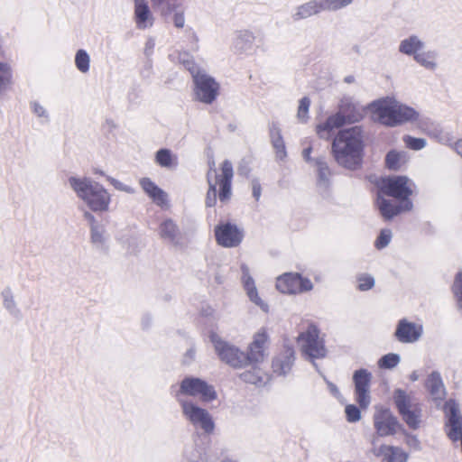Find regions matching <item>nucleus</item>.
Listing matches in <instances>:
<instances>
[{
  "label": "nucleus",
  "mask_w": 462,
  "mask_h": 462,
  "mask_svg": "<svg viewBox=\"0 0 462 462\" xmlns=\"http://www.w3.org/2000/svg\"><path fill=\"white\" fill-rule=\"evenodd\" d=\"M107 180L117 190L124 191V192H126V193H129V194H134L135 192L134 188H132L131 186H128V185L119 181L118 180H116L115 178L107 177Z\"/></svg>",
  "instance_id": "nucleus-56"
},
{
  "label": "nucleus",
  "mask_w": 462,
  "mask_h": 462,
  "mask_svg": "<svg viewBox=\"0 0 462 462\" xmlns=\"http://www.w3.org/2000/svg\"><path fill=\"white\" fill-rule=\"evenodd\" d=\"M374 424L381 437L394 435L402 428L396 417L388 409H380L374 413Z\"/></svg>",
  "instance_id": "nucleus-17"
},
{
  "label": "nucleus",
  "mask_w": 462,
  "mask_h": 462,
  "mask_svg": "<svg viewBox=\"0 0 462 462\" xmlns=\"http://www.w3.org/2000/svg\"><path fill=\"white\" fill-rule=\"evenodd\" d=\"M318 171V186L320 189L326 190L329 185L330 171L326 162L322 159L316 160Z\"/></svg>",
  "instance_id": "nucleus-40"
},
{
  "label": "nucleus",
  "mask_w": 462,
  "mask_h": 462,
  "mask_svg": "<svg viewBox=\"0 0 462 462\" xmlns=\"http://www.w3.org/2000/svg\"><path fill=\"white\" fill-rule=\"evenodd\" d=\"M158 235L163 241L173 245H177L181 238L179 226L171 218H165L161 222Z\"/></svg>",
  "instance_id": "nucleus-29"
},
{
  "label": "nucleus",
  "mask_w": 462,
  "mask_h": 462,
  "mask_svg": "<svg viewBox=\"0 0 462 462\" xmlns=\"http://www.w3.org/2000/svg\"><path fill=\"white\" fill-rule=\"evenodd\" d=\"M179 405L186 421L195 430L210 435L215 430V421L210 412L199 406L196 402L188 399L179 398Z\"/></svg>",
  "instance_id": "nucleus-5"
},
{
  "label": "nucleus",
  "mask_w": 462,
  "mask_h": 462,
  "mask_svg": "<svg viewBox=\"0 0 462 462\" xmlns=\"http://www.w3.org/2000/svg\"><path fill=\"white\" fill-rule=\"evenodd\" d=\"M192 78L196 99L205 104H211L218 96L219 84L203 69L196 72Z\"/></svg>",
  "instance_id": "nucleus-11"
},
{
  "label": "nucleus",
  "mask_w": 462,
  "mask_h": 462,
  "mask_svg": "<svg viewBox=\"0 0 462 462\" xmlns=\"http://www.w3.org/2000/svg\"><path fill=\"white\" fill-rule=\"evenodd\" d=\"M371 381L372 374L366 369L356 370L353 374L355 400L362 409L368 408L372 401Z\"/></svg>",
  "instance_id": "nucleus-14"
},
{
  "label": "nucleus",
  "mask_w": 462,
  "mask_h": 462,
  "mask_svg": "<svg viewBox=\"0 0 462 462\" xmlns=\"http://www.w3.org/2000/svg\"><path fill=\"white\" fill-rule=\"evenodd\" d=\"M398 354L390 353L382 356L378 361V366L383 369H393L400 363Z\"/></svg>",
  "instance_id": "nucleus-46"
},
{
  "label": "nucleus",
  "mask_w": 462,
  "mask_h": 462,
  "mask_svg": "<svg viewBox=\"0 0 462 462\" xmlns=\"http://www.w3.org/2000/svg\"><path fill=\"white\" fill-rule=\"evenodd\" d=\"M153 6L161 9L162 14L168 15L170 14H175L180 11H184L182 4L179 0H164L161 4H157L152 1Z\"/></svg>",
  "instance_id": "nucleus-43"
},
{
  "label": "nucleus",
  "mask_w": 462,
  "mask_h": 462,
  "mask_svg": "<svg viewBox=\"0 0 462 462\" xmlns=\"http://www.w3.org/2000/svg\"><path fill=\"white\" fill-rule=\"evenodd\" d=\"M182 462H207V460L201 449L190 448L184 451Z\"/></svg>",
  "instance_id": "nucleus-47"
},
{
  "label": "nucleus",
  "mask_w": 462,
  "mask_h": 462,
  "mask_svg": "<svg viewBox=\"0 0 462 462\" xmlns=\"http://www.w3.org/2000/svg\"><path fill=\"white\" fill-rule=\"evenodd\" d=\"M406 162L407 156L404 152L390 151L385 158L387 168L393 171L400 170Z\"/></svg>",
  "instance_id": "nucleus-41"
},
{
  "label": "nucleus",
  "mask_w": 462,
  "mask_h": 462,
  "mask_svg": "<svg viewBox=\"0 0 462 462\" xmlns=\"http://www.w3.org/2000/svg\"><path fill=\"white\" fill-rule=\"evenodd\" d=\"M240 377L245 383L255 385L264 384L268 381V374L256 366H254L252 370L245 371Z\"/></svg>",
  "instance_id": "nucleus-37"
},
{
  "label": "nucleus",
  "mask_w": 462,
  "mask_h": 462,
  "mask_svg": "<svg viewBox=\"0 0 462 462\" xmlns=\"http://www.w3.org/2000/svg\"><path fill=\"white\" fill-rule=\"evenodd\" d=\"M69 185L92 211L106 212L109 209L111 195L100 183L88 177H69Z\"/></svg>",
  "instance_id": "nucleus-3"
},
{
  "label": "nucleus",
  "mask_w": 462,
  "mask_h": 462,
  "mask_svg": "<svg viewBox=\"0 0 462 462\" xmlns=\"http://www.w3.org/2000/svg\"><path fill=\"white\" fill-rule=\"evenodd\" d=\"M1 298L4 309L8 314L16 320L23 319L22 310L19 308L13 290L10 287L5 288L1 291Z\"/></svg>",
  "instance_id": "nucleus-32"
},
{
  "label": "nucleus",
  "mask_w": 462,
  "mask_h": 462,
  "mask_svg": "<svg viewBox=\"0 0 462 462\" xmlns=\"http://www.w3.org/2000/svg\"><path fill=\"white\" fill-rule=\"evenodd\" d=\"M174 397L179 402V398L186 399L184 396L199 397L202 402H209L217 399V394L215 388L206 381L196 377H185L176 391H173Z\"/></svg>",
  "instance_id": "nucleus-6"
},
{
  "label": "nucleus",
  "mask_w": 462,
  "mask_h": 462,
  "mask_svg": "<svg viewBox=\"0 0 462 462\" xmlns=\"http://www.w3.org/2000/svg\"><path fill=\"white\" fill-rule=\"evenodd\" d=\"M445 414L448 418V435L453 441L462 438V415L458 404L454 400H449L444 406Z\"/></svg>",
  "instance_id": "nucleus-18"
},
{
  "label": "nucleus",
  "mask_w": 462,
  "mask_h": 462,
  "mask_svg": "<svg viewBox=\"0 0 462 462\" xmlns=\"http://www.w3.org/2000/svg\"><path fill=\"white\" fill-rule=\"evenodd\" d=\"M270 136L276 158L283 160L286 157V148L280 128L273 125L270 130Z\"/></svg>",
  "instance_id": "nucleus-35"
},
{
  "label": "nucleus",
  "mask_w": 462,
  "mask_h": 462,
  "mask_svg": "<svg viewBox=\"0 0 462 462\" xmlns=\"http://www.w3.org/2000/svg\"><path fill=\"white\" fill-rule=\"evenodd\" d=\"M178 60L180 64H182L189 72L190 74L193 76L196 72H199V70H201L200 68H199L194 60H193V57L186 52V51H182V52H180L179 55H178Z\"/></svg>",
  "instance_id": "nucleus-45"
},
{
  "label": "nucleus",
  "mask_w": 462,
  "mask_h": 462,
  "mask_svg": "<svg viewBox=\"0 0 462 462\" xmlns=\"http://www.w3.org/2000/svg\"><path fill=\"white\" fill-rule=\"evenodd\" d=\"M326 12H337L351 5L354 0H323Z\"/></svg>",
  "instance_id": "nucleus-48"
},
{
  "label": "nucleus",
  "mask_w": 462,
  "mask_h": 462,
  "mask_svg": "<svg viewBox=\"0 0 462 462\" xmlns=\"http://www.w3.org/2000/svg\"><path fill=\"white\" fill-rule=\"evenodd\" d=\"M139 184L144 193L162 208H169L170 203L168 194L159 188L151 179L142 178L139 180Z\"/></svg>",
  "instance_id": "nucleus-26"
},
{
  "label": "nucleus",
  "mask_w": 462,
  "mask_h": 462,
  "mask_svg": "<svg viewBox=\"0 0 462 462\" xmlns=\"http://www.w3.org/2000/svg\"><path fill=\"white\" fill-rule=\"evenodd\" d=\"M438 51L435 50H428L420 51L419 54L414 56L413 60L420 67L429 71H435L439 68Z\"/></svg>",
  "instance_id": "nucleus-34"
},
{
  "label": "nucleus",
  "mask_w": 462,
  "mask_h": 462,
  "mask_svg": "<svg viewBox=\"0 0 462 462\" xmlns=\"http://www.w3.org/2000/svg\"><path fill=\"white\" fill-rule=\"evenodd\" d=\"M453 291L458 300V307L462 310V272L458 273L455 279Z\"/></svg>",
  "instance_id": "nucleus-55"
},
{
  "label": "nucleus",
  "mask_w": 462,
  "mask_h": 462,
  "mask_svg": "<svg viewBox=\"0 0 462 462\" xmlns=\"http://www.w3.org/2000/svg\"><path fill=\"white\" fill-rule=\"evenodd\" d=\"M377 207L385 219H391L402 211L411 209L412 203L409 199L400 200L399 204H395L393 200L378 196L376 201Z\"/></svg>",
  "instance_id": "nucleus-28"
},
{
  "label": "nucleus",
  "mask_w": 462,
  "mask_h": 462,
  "mask_svg": "<svg viewBox=\"0 0 462 462\" xmlns=\"http://www.w3.org/2000/svg\"><path fill=\"white\" fill-rule=\"evenodd\" d=\"M423 334V326L420 323L409 321L407 319L399 320L394 336L401 343H415Z\"/></svg>",
  "instance_id": "nucleus-20"
},
{
  "label": "nucleus",
  "mask_w": 462,
  "mask_h": 462,
  "mask_svg": "<svg viewBox=\"0 0 462 462\" xmlns=\"http://www.w3.org/2000/svg\"><path fill=\"white\" fill-rule=\"evenodd\" d=\"M241 283L249 300L260 308L263 312L269 311V305L260 297L255 281L251 275L249 266L242 263L240 264Z\"/></svg>",
  "instance_id": "nucleus-16"
},
{
  "label": "nucleus",
  "mask_w": 462,
  "mask_h": 462,
  "mask_svg": "<svg viewBox=\"0 0 462 462\" xmlns=\"http://www.w3.org/2000/svg\"><path fill=\"white\" fill-rule=\"evenodd\" d=\"M310 152H311V148L310 147H308V148L304 149L303 152H302V156L304 157V159L307 162H310L311 160Z\"/></svg>",
  "instance_id": "nucleus-63"
},
{
  "label": "nucleus",
  "mask_w": 462,
  "mask_h": 462,
  "mask_svg": "<svg viewBox=\"0 0 462 462\" xmlns=\"http://www.w3.org/2000/svg\"><path fill=\"white\" fill-rule=\"evenodd\" d=\"M155 43L152 39H149L145 44V53L150 54L152 51Z\"/></svg>",
  "instance_id": "nucleus-61"
},
{
  "label": "nucleus",
  "mask_w": 462,
  "mask_h": 462,
  "mask_svg": "<svg viewBox=\"0 0 462 462\" xmlns=\"http://www.w3.org/2000/svg\"><path fill=\"white\" fill-rule=\"evenodd\" d=\"M393 401L406 424L411 429H417L420 423V404L402 389L395 390Z\"/></svg>",
  "instance_id": "nucleus-7"
},
{
  "label": "nucleus",
  "mask_w": 462,
  "mask_h": 462,
  "mask_svg": "<svg viewBox=\"0 0 462 462\" xmlns=\"http://www.w3.org/2000/svg\"><path fill=\"white\" fill-rule=\"evenodd\" d=\"M13 85V69L9 63L0 62V96Z\"/></svg>",
  "instance_id": "nucleus-39"
},
{
  "label": "nucleus",
  "mask_w": 462,
  "mask_h": 462,
  "mask_svg": "<svg viewBox=\"0 0 462 462\" xmlns=\"http://www.w3.org/2000/svg\"><path fill=\"white\" fill-rule=\"evenodd\" d=\"M75 66L81 73H88L90 68V57L87 51L80 49L75 54Z\"/></svg>",
  "instance_id": "nucleus-44"
},
{
  "label": "nucleus",
  "mask_w": 462,
  "mask_h": 462,
  "mask_svg": "<svg viewBox=\"0 0 462 462\" xmlns=\"http://www.w3.org/2000/svg\"><path fill=\"white\" fill-rule=\"evenodd\" d=\"M325 381L328 384V388L330 393L337 400H340L342 396H341V393H340L338 388L333 383L328 381L326 378H325Z\"/></svg>",
  "instance_id": "nucleus-59"
},
{
  "label": "nucleus",
  "mask_w": 462,
  "mask_h": 462,
  "mask_svg": "<svg viewBox=\"0 0 462 462\" xmlns=\"http://www.w3.org/2000/svg\"><path fill=\"white\" fill-rule=\"evenodd\" d=\"M153 6L161 9L162 14L168 15L170 14H175L180 11H184L182 4L179 0H164L161 4H157L152 1Z\"/></svg>",
  "instance_id": "nucleus-42"
},
{
  "label": "nucleus",
  "mask_w": 462,
  "mask_h": 462,
  "mask_svg": "<svg viewBox=\"0 0 462 462\" xmlns=\"http://www.w3.org/2000/svg\"><path fill=\"white\" fill-rule=\"evenodd\" d=\"M418 127L428 136L444 145H451L454 137L451 133L445 130L439 124L430 121L427 117H421Z\"/></svg>",
  "instance_id": "nucleus-22"
},
{
  "label": "nucleus",
  "mask_w": 462,
  "mask_h": 462,
  "mask_svg": "<svg viewBox=\"0 0 462 462\" xmlns=\"http://www.w3.org/2000/svg\"><path fill=\"white\" fill-rule=\"evenodd\" d=\"M325 11L323 0H309L296 6L291 14L293 22L306 20Z\"/></svg>",
  "instance_id": "nucleus-27"
},
{
  "label": "nucleus",
  "mask_w": 462,
  "mask_h": 462,
  "mask_svg": "<svg viewBox=\"0 0 462 462\" xmlns=\"http://www.w3.org/2000/svg\"><path fill=\"white\" fill-rule=\"evenodd\" d=\"M454 150L462 158V139L454 143Z\"/></svg>",
  "instance_id": "nucleus-62"
},
{
  "label": "nucleus",
  "mask_w": 462,
  "mask_h": 462,
  "mask_svg": "<svg viewBox=\"0 0 462 462\" xmlns=\"http://www.w3.org/2000/svg\"><path fill=\"white\" fill-rule=\"evenodd\" d=\"M366 108L374 121L389 127L409 123L418 125L422 117L413 107L390 97L374 100Z\"/></svg>",
  "instance_id": "nucleus-1"
},
{
  "label": "nucleus",
  "mask_w": 462,
  "mask_h": 462,
  "mask_svg": "<svg viewBox=\"0 0 462 462\" xmlns=\"http://www.w3.org/2000/svg\"><path fill=\"white\" fill-rule=\"evenodd\" d=\"M426 388L434 401H441L446 395L445 386L439 372H432L428 376Z\"/></svg>",
  "instance_id": "nucleus-33"
},
{
  "label": "nucleus",
  "mask_w": 462,
  "mask_h": 462,
  "mask_svg": "<svg viewBox=\"0 0 462 462\" xmlns=\"http://www.w3.org/2000/svg\"><path fill=\"white\" fill-rule=\"evenodd\" d=\"M298 343L302 354L310 360L326 356L324 340L319 337V331L314 325H310L304 332L299 335Z\"/></svg>",
  "instance_id": "nucleus-9"
},
{
  "label": "nucleus",
  "mask_w": 462,
  "mask_h": 462,
  "mask_svg": "<svg viewBox=\"0 0 462 462\" xmlns=\"http://www.w3.org/2000/svg\"><path fill=\"white\" fill-rule=\"evenodd\" d=\"M30 107L32 113L42 120V122H49L50 116L48 110L38 101L30 103Z\"/></svg>",
  "instance_id": "nucleus-51"
},
{
  "label": "nucleus",
  "mask_w": 462,
  "mask_h": 462,
  "mask_svg": "<svg viewBox=\"0 0 462 462\" xmlns=\"http://www.w3.org/2000/svg\"><path fill=\"white\" fill-rule=\"evenodd\" d=\"M420 378V375L418 374L417 371H413L411 374H410V379L411 381L412 382H415V381H418Z\"/></svg>",
  "instance_id": "nucleus-64"
},
{
  "label": "nucleus",
  "mask_w": 462,
  "mask_h": 462,
  "mask_svg": "<svg viewBox=\"0 0 462 462\" xmlns=\"http://www.w3.org/2000/svg\"><path fill=\"white\" fill-rule=\"evenodd\" d=\"M270 337L265 328L257 330L249 343L245 357L247 365L262 363L268 355Z\"/></svg>",
  "instance_id": "nucleus-12"
},
{
  "label": "nucleus",
  "mask_w": 462,
  "mask_h": 462,
  "mask_svg": "<svg viewBox=\"0 0 462 462\" xmlns=\"http://www.w3.org/2000/svg\"><path fill=\"white\" fill-rule=\"evenodd\" d=\"M263 38H258L254 32L247 28L236 30L232 39V50L236 54L244 56H253L257 52Z\"/></svg>",
  "instance_id": "nucleus-13"
},
{
  "label": "nucleus",
  "mask_w": 462,
  "mask_h": 462,
  "mask_svg": "<svg viewBox=\"0 0 462 462\" xmlns=\"http://www.w3.org/2000/svg\"><path fill=\"white\" fill-rule=\"evenodd\" d=\"M215 234L217 243L227 248L239 245L244 237L243 230L230 223L217 226Z\"/></svg>",
  "instance_id": "nucleus-19"
},
{
  "label": "nucleus",
  "mask_w": 462,
  "mask_h": 462,
  "mask_svg": "<svg viewBox=\"0 0 462 462\" xmlns=\"http://www.w3.org/2000/svg\"><path fill=\"white\" fill-rule=\"evenodd\" d=\"M425 42L420 37L411 34L400 42L398 51L414 59V56L425 48Z\"/></svg>",
  "instance_id": "nucleus-31"
},
{
  "label": "nucleus",
  "mask_w": 462,
  "mask_h": 462,
  "mask_svg": "<svg viewBox=\"0 0 462 462\" xmlns=\"http://www.w3.org/2000/svg\"><path fill=\"white\" fill-rule=\"evenodd\" d=\"M370 452L377 457H382V462H407L408 459L407 453L401 448L389 445L377 446L374 440L372 442Z\"/></svg>",
  "instance_id": "nucleus-24"
},
{
  "label": "nucleus",
  "mask_w": 462,
  "mask_h": 462,
  "mask_svg": "<svg viewBox=\"0 0 462 462\" xmlns=\"http://www.w3.org/2000/svg\"><path fill=\"white\" fill-rule=\"evenodd\" d=\"M348 121L339 112L328 117L325 123L317 125V134L322 139H328L334 129L339 128Z\"/></svg>",
  "instance_id": "nucleus-30"
},
{
  "label": "nucleus",
  "mask_w": 462,
  "mask_h": 462,
  "mask_svg": "<svg viewBox=\"0 0 462 462\" xmlns=\"http://www.w3.org/2000/svg\"><path fill=\"white\" fill-rule=\"evenodd\" d=\"M364 149L361 127L353 126L338 132L332 143V152L338 164L355 169L359 165Z\"/></svg>",
  "instance_id": "nucleus-2"
},
{
  "label": "nucleus",
  "mask_w": 462,
  "mask_h": 462,
  "mask_svg": "<svg viewBox=\"0 0 462 462\" xmlns=\"http://www.w3.org/2000/svg\"><path fill=\"white\" fill-rule=\"evenodd\" d=\"M294 359L293 348L288 346H284L283 349L273 358V372L277 375L288 374L292 368Z\"/></svg>",
  "instance_id": "nucleus-25"
},
{
  "label": "nucleus",
  "mask_w": 462,
  "mask_h": 462,
  "mask_svg": "<svg viewBox=\"0 0 462 462\" xmlns=\"http://www.w3.org/2000/svg\"><path fill=\"white\" fill-rule=\"evenodd\" d=\"M214 162L207 174L208 190L206 197V205L213 207L217 202V186H219L218 198L224 202L231 197V183L234 176L233 165L230 161L225 160L221 165V173L217 174L214 168Z\"/></svg>",
  "instance_id": "nucleus-4"
},
{
  "label": "nucleus",
  "mask_w": 462,
  "mask_h": 462,
  "mask_svg": "<svg viewBox=\"0 0 462 462\" xmlns=\"http://www.w3.org/2000/svg\"><path fill=\"white\" fill-rule=\"evenodd\" d=\"M412 182L404 176H393L383 180L382 191L399 200L409 199L412 194Z\"/></svg>",
  "instance_id": "nucleus-15"
},
{
  "label": "nucleus",
  "mask_w": 462,
  "mask_h": 462,
  "mask_svg": "<svg viewBox=\"0 0 462 462\" xmlns=\"http://www.w3.org/2000/svg\"><path fill=\"white\" fill-rule=\"evenodd\" d=\"M251 184L253 197L255 199V200H259L262 193L261 184L257 180H253Z\"/></svg>",
  "instance_id": "nucleus-58"
},
{
  "label": "nucleus",
  "mask_w": 462,
  "mask_h": 462,
  "mask_svg": "<svg viewBox=\"0 0 462 462\" xmlns=\"http://www.w3.org/2000/svg\"><path fill=\"white\" fill-rule=\"evenodd\" d=\"M84 217H85V218H86L87 220H88V221H89V225H90V226H94V225H100V224L97 221V219H96V217H94V215H93V214H91L90 212H86V213H85V215H84Z\"/></svg>",
  "instance_id": "nucleus-60"
},
{
  "label": "nucleus",
  "mask_w": 462,
  "mask_h": 462,
  "mask_svg": "<svg viewBox=\"0 0 462 462\" xmlns=\"http://www.w3.org/2000/svg\"><path fill=\"white\" fill-rule=\"evenodd\" d=\"M365 107L350 96H344L338 105V112L345 116L348 123L360 121L365 115Z\"/></svg>",
  "instance_id": "nucleus-23"
},
{
  "label": "nucleus",
  "mask_w": 462,
  "mask_h": 462,
  "mask_svg": "<svg viewBox=\"0 0 462 462\" xmlns=\"http://www.w3.org/2000/svg\"><path fill=\"white\" fill-rule=\"evenodd\" d=\"M210 340L219 359L234 368L247 366L245 354L237 346L222 339L217 334L212 333Z\"/></svg>",
  "instance_id": "nucleus-8"
},
{
  "label": "nucleus",
  "mask_w": 462,
  "mask_h": 462,
  "mask_svg": "<svg viewBox=\"0 0 462 462\" xmlns=\"http://www.w3.org/2000/svg\"><path fill=\"white\" fill-rule=\"evenodd\" d=\"M172 22L176 28L181 29L185 24V15L184 11H180L175 13L172 16Z\"/></svg>",
  "instance_id": "nucleus-57"
},
{
  "label": "nucleus",
  "mask_w": 462,
  "mask_h": 462,
  "mask_svg": "<svg viewBox=\"0 0 462 462\" xmlns=\"http://www.w3.org/2000/svg\"><path fill=\"white\" fill-rule=\"evenodd\" d=\"M275 287L281 293L297 295L312 291L313 283L298 273H286L277 277Z\"/></svg>",
  "instance_id": "nucleus-10"
},
{
  "label": "nucleus",
  "mask_w": 462,
  "mask_h": 462,
  "mask_svg": "<svg viewBox=\"0 0 462 462\" xmlns=\"http://www.w3.org/2000/svg\"><path fill=\"white\" fill-rule=\"evenodd\" d=\"M357 289L362 291H369L374 286V279L367 273L359 274L356 277Z\"/></svg>",
  "instance_id": "nucleus-49"
},
{
  "label": "nucleus",
  "mask_w": 462,
  "mask_h": 462,
  "mask_svg": "<svg viewBox=\"0 0 462 462\" xmlns=\"http://www.w3.org/2000/svg\"><path fill=\"white\" fill-rule=\"evenodd\" d=\"M310 106V100L308 97H305L300 100L297 117L302 123L306 122L308 119Z\"/></svg>",
  "instance_id": "nucleus-52"
},
{
  "label": "nucleus",
  "mask_w": 462,
  "mask_h": 462,
  "mask_svg": "<svg viewBox=\"0 0 462 462\" xmlns=\"http://www.w3.org/2000/svg\"><path fill=\"white\" fill-rule=\"evenodd\" d=\"M392 239V232L389 229H383L375 241V246L378 249L386 247Z\"/></svg>",
  "instance_id": "nucleus-53"
},
{
  "label": "nucleus",
  "mask_w": 462,
  "mask_h": 462,
  "mask_svg": "<svg viewBox=\"0 0 462 462\" xmlns=\"http://www.w3.org/2000/svg\"><path fill=\"white\" fill-rule=\"evenodd\" d=\"M108 236L106 228L102 225L90 226V242L97 249H104L106 246Z\"/></svg>",
  "instance_id": "nucleus-38"
},
{
  "label": "nucleus",
  "mask_w": 462,
  "mask_h": 462,
  "mask_svg": "<svg viewBox=\"0 0 462 462\" xmlns=\"http://www.w3.org/2000/svg\"><path fill=\"white\" fill-rule=\"evenodd\" d=\"M134 3L133 20L138 30H146L153 26L155 15L147 0H135Z\"/></svg>",
  "instance_id": "nucleus-21"
},
{
  "label": "nucleus",
  "mask_w": 462,
  "mask_h": 462,
  "mask_svg": "<svg viewBox=\"0 0 462 462\" xmlns=\"http://www.w3.org/2000/svg\"><path fill=\"white\" fill-rule=\"evenodd\" d=\"M155 162L162 168L173 169L178 166V157L169 149H160L155 154Z\"/></svg>",
  "instance_id": "nucleus-36"
},
{
  "label": "nucleus",
  "mask_w": 462,
  "mask_h": 462,
  "mask_svg": "<svg viewBox=\"0 0 462 462\" xmlns=\"http://www.w3.org/2000/svg\"><path fill=\"white\" fill-rule=\"evenodd\" d=\"M403 142L405 145L414 151H420L426 147L427 141L424 138H417L411 135H406L403 137Z\"/></svg>",
  "instance_id": "nucleus-50"
},
{
  "label": "nucleus",
  "mask_w": 462,
  "mask_h": 462,
  "mask_svg": "<svg viewBox=\"0 0 462 462\" xmlns=\"http://www.w3.org/2000/svg\"><path fill=\"white\" fill-rule=\"evenodd\" d=\"M345 412L349 422H356L361 419L360 410L354 404L346 405Z\"/></svg>",
  "instance_id": "nucleus-54"
}]
</instances>
